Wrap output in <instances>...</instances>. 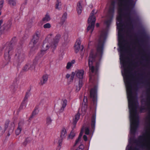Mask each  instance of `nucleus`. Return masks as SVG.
Here are the masks:
<instances>
[{"mask_svg": "<svg viewBox=\"0 0 150 150\" xmlns=\"http://www.w3.org/2000/svg\"><path fill=\"white\" fill-rule=\"evenodd\" d=\"M117 21L118 22H119L118 23V22H117V27H118L119 26V25L120 24V20H121V16H118V17H117Z\"/></svg>", "mask_w": 150, "mask_h": 150, "instance_id": "36", "label": "nucleus"}, {"mask_svg": "<svg viewBox=\"0 0 150 150\" xmlns=\"http://www.w3.org/2000/svg\"><path fill=\"white\" fill-rule=\"evenodd\" d=\"M22 127L21 125H20V124H19L17 129L16 132V134L17 135H19L21 133L22 130Z\"/></svg>", "mask_w": 150, "mask_h": 150, "instance_id": "25", "label": "nucleus"}, {"mask_svg": "<svg viewBox=\"0 0 150 150\" xmlns=\"http://www.w3.org/2000/svg\"><path fill=\"white\" fill-rule=\"evenodd\" d=\"M30 141V139L29 138H27L26 139L25 142L26 143V144H27L29 143Z\"/></svg>", "mask_w": 150, "mask_h": 150, "instance_id": "39", "label": "nucleus"}, {"mask_svg": "<svg viewBox=\"0 0 150 150\" xmlns=\"http://www.w3.org/2000/svg\"><path fill=\"white\" fill-rule=\"evenodd\" d=\"M67 38H68V36H67V37H66V40H67Z\"/></svg>", "mask_w": 150, "mask_h": 150, "instance_id": "45", "label": "nucleus"}, {"mask_svg": "<svg viewBox=\"0 0 150 150\" xmlns=\"http://www.w3.org/2000/svg\"><path fill=\"white\" fill-rule=\"evenodd\" d=\"M82 80H79V83L76 84V90L77 91H79L80 89L82 86Z\"/></svg>", "mask_w": 150, "mask_h": 150, "instance_id": "21", "label": "nucleus"}, {"mask_svg": "<svg viewBox=\"0 0 150 150\" xmlns=\"http://www.w3.org/2000/svg\"><path fill=\"white\" fill-rule=\"evenodd\" d=\"M95 120L94 118H93V119L92 120V122H91V126L92 128H94L95 127Z\"/></svg>", "mask_w": 150, "mask_h": 150, "instance_id": "35", "label": "nucleus"}, {"mask_svg": "<svg viewBox=\"0 0 150 150\" xmlns=\"http://www.w3.org/2000/svg\"><path fill=\"white\" fill-rule=\"evenodd\" d=\"M83 139L84 141H86L87 140V137L86 135L83 136Z\"/></svg>", "mask_w": 150, "mask_h": 150, "instance_id": "40", "label": "nucleus"}, {"mask_svg": "<svg viewBox=\"0 0 150 150\" xmlns=\"http://www.w3.org/2000/svg\"><path fill=\"white\" fill-rule=\"evenodd\" d=\"M122 3H127L131 7H133L135 5V3L133 0H120Z\"/></svg>", "mask_w": 150, "mask_h": 150, "instance_id": "14", "label": "nucleus"}, {"mask_svg": "<svg viewBox=\"0 0 150 150\" xmlns=\"http://www.w3.org/2000/svg\"><path fill=\"white\" fill-rule=\"evenodd\" d=\"M76 134V132L75 131H72L70 134L68 135L67 139L68 140L73 139L75 137Z\"/></svg>", "mask_w": 150, "mask_h": 150, "instance_id": "19", "label": "nucleus"}, {"mask_svg": "<svg viewBox=\"0 0 150 150\" xmlns=\"http://www.w3.org/2000/svg\"><path fill=\"white\" fill-rule=\"evenodd\" d=\"M84 74V71L83 70H77L74 72L72 73L71 78L72 80L75 76L77 78L79 79L80 80H82L81 79L83 78Z\"/></svg>", "mask_w": 150, "mask_h": 150, "instance_id": "4", "label": "nucleus"}, {"mask_svg": "<svg viewBox=\"0 0 150 150\" xmlns=\"http://www.w3.org/2000/svg\"><path fill=\"white\" fill-rule=\"evenodd\" d=\"M11 48L8 45H6L5 47V50L6 53H9Z\"/></svg>", "mask_w": 150, "mask_h": 150, "instance_id": "30", "label": "nucleus"}, {"mask_svg": "<svg viewBox=\"0 0 150 150\" xmlns=\"http://www.w3.org/2000/svg\"><path fill=\"white\" fill-rule=\"evenodd\" d=\"M11 25V23L10 21L7 22L3 25L2 30L3 31L4 33L8 32L9 30Z\"/></svg>", "mask_w": 150, "mask_h": 150, "instance_id": "10", "label": "nucleus"}, {"mask_svg": "<svg viewBox=\"0 0 150 150\" xmlns=\"http://www.w3.org/2000/svg\"><path fill=\"white\" fill-rule=\"evenodd\" d=\"M103 41H100L98 47H97V50L98 52H101L102 50Z\"/></svg>", "mask_w": 150, "mask_h": 150, "instance_id": "24", "label": "nucleus"}, {"mask_svg": "<svg viewBox=\"0 0 150 150\" xmlns=\"http://www.w3.org/2000/svg\"><path fill=\"white\" fill-rule=\"evenodd\" d=\"M90 95L91 98L93 101H95L96 99V91L95 89H91L90 92Z\"/></svg>", "mask_w": 150, "mask_h": 150, "instance_id": "13", "label": "nucleus"}, {"mask_svg": "<svg viewBox=\"0 0 150 150\" xmlns=\"http://www.w3.org/2000/svg\"><path fill=\"white\" fill-rule=\"evenodd\" d=\"M75 62V61L74 60H72L71 62H68L66 66V68L67 69H69L71 68Z\"/></svg>", "mask_w": 150, "mask_h": 150, "instance_id": "20", "label": "nucleus"}, {"mask_svg": "<svg viewBox=\"0 0 150 150\" xmlns=\"http://www.w3.org/2000/svg\"><path fill=\"white\" fill-rule=\"evenodd\" d=\"M80 117V115L79 114H76L75 117V118L74 120L73 123L74 125H75L77 121L79 119Z\"/></svg>", "mask_w": 150, "mask_h": 150, "instance_id": "27", "label": "nucleus"}, {"mask_svg": "<svg viewBox=\"0 0 150 150\" xmlns=\"http://www.w3.org/2000/svg\"><path fill=\"white\" fill-rule=\"evenodd\" d=\"M94 60L92 56H90L88 61V65L90 68V70L91 72L93 73L95 72L96 71V69L95 68L94 66L95 62H93Z\"/></svg>", "mask_w": 150, "mask_h": 150, "instance_id": "6", "label": "nucleus"}, {"mask_svg": "<svg viewBox=\"0 0 150 150\" xmlns=\"http://www.w3.org/2000/svg\"><path fill=\"white\" fill-rule=\"evenodd\" d=\"M16 0H6L8 4L11 6H15L16 4Z\"/></svg>", "mask_w": 150, "mask_h": 150, "instance_id": "18", "label": "nucleus"}, {"mask_svg": "<svg viewBox=\"0 0 150 150\" xmlns=\"http://www.w3.org/2000/svg\"><path fill=\"white\" fill-rule=\"evenodd\" d=\"M77 150H82V149L81 150L80 149H77Z\"/></svg>", "mask_w": 150, "mask_h": 150, "instance_id": "46", "label": "nucleus"}, {"mask_svg": "<svg viewBox=\"0 0 150 150\" xmlns=\"http://www.w3.org/2000/svg\"><path fill=\"white\" fill-rule=\"evenodd\" d=\"M4 3V0L0 1V10H1L2 9Z\"/></svg>", "mask_w": 150, "mask_h": 150, "instance_id": "34", "label": "nucleus"}, {"mask_svg": "<svg viewBox=\"0 0 150 150\" xmlns=\"http://www.w3.org/2000/svg\"><path fill=\"white\" fill-rule=\"evenodd\" d=\"M5 127L6 129L8 128L9 130L12 131L14 129V123L13 122L7 120L5 123Z\"/></svg>", "mask_w": 150, "mask_h": 150, "instance_id": "8", "label": "nucleus"}, {"mask_svg": "<svg viewBox=\"0 0 150 150\" xmlns=\"http://www.w3.org/2000/svg\"><path fill=\"white\" fill-rule=\"evenodd\" d=\"M87 99L86 97H84V98L83 100V102L84 103V105H85V108H87V105H86V103L87 102Z\"/></svg>", "mask_w": 150, "mask_h": 150, "instance_id": "37", "label": "nucleus"}, {"mask_svg": "<svg viewBox=\"0 0 150 150\" xmlns=\"http://www.w3.org/2000/svg\"><path fill=\"white\" fill-rule=\"evenodd\" d=\"M85 131V134H89V129L88 127H85L84 128H83L82 129L81 132H82V133H83V131Z\"/></svg>", "mask_w": 150, "mask_h": 150, "instance_id": "28", "label": "nucleus"}, {"mask_svg": "<svg viewBox=\"0 0 150 150\" xmlns=\"http://www.w3.org/2000/svg\"><path fill=\"white\" fill-rule=\"evenodd\" d=\"M52 120L50 117H47L46 119V124L47 125H50L52 122Z\"/></svg>", "mask_w": 150, "mask_h": 150, "instance_id": "23", "label": "nucleus"}, {"mask_svg": "<svg viewBox=\"0 0 150 150\" xmlns=\"http://www.w3.org/2000/svg\"><path fill=\"white\" fill-rule=\"evenodd\" d=\"M96 26L97 27H99V24L98 23H97L96 24Z\"/></svg>", "mask_w": 150, "mask_h": 150, "instance_id": "44", "label": "nucleus"}, {"mask_svg": "<svg viewBox=\"0 0 150 150\" xmlns=\"http://www.w3.org/2000/svg\"><path fill=\"white\" fill-rule=\"evenodd\" d=\"M81 41L80 40H78L74 46V49L76 52H78L80 50H83V47L81 45Z\"/></svg>", "mask_w": 150, "mask_h": 150, "instance_id": "9", "label": "nucleus"}, {"mask_svg": "<svg viewBox=\"0 0 150 150\" xmlns=\"http://www.w3.org/2000/svg\"><path fill=\"white\" fill-rule=\"evenodd\" d=\"M61 36L59 34H57L55 37L52 40H51L52 42V46L53 47H56L57 45L59 40Z\"/></svg>", "mask_w": 150, "mask_h": 150, "instance_id": "11", "label": "nucleus"}, {"mask_svg": "<svg viewBox=\"0 0 150 150\" xmlns=\"http://www.w3.org/2000/svg\"><path fill=\"white\" fill-rule=\"evenodd\" d=\"M50 20V16L48 15H46L45 17L42 19V21L45 22H47Z\"/></svg>", "mask_w": 150, "mask_h": 150, "instance_id": "29", "label": "nucleus"}, {"mask_svg": "<svg viewBox=\"0 0 150 150\" xmlns=\"http://www.w3.org/2000/svg\"><path fill=\"white\" fill-rule=\"evenodd\" d=\"M83 135V133L82 132H81L80 133L79 136L77 139H76V142L75 144L76 145L78 144L80 142H81V137Z\"/></svg>", "mask_w": 150, "mask_h": 150, "instance_id": "26", "label": "nucleus"}, {"mask_svg": "<svg viewBox=\"0 0 150 150\" xmlns=\"http://www.w3.org/2000/svg\"><path fill=\"white\" fill-rule=\"evenodd\" d=\"M82 3L79 2L78 3L77 6V11L79 14H80L81 13L82 10Z\"/></svg>", "mask_w": 150, "mask_h": 150, "instance_id": "16", "label": "nucleus"}, {"mask_svg": "<svg viewBox=\"0 0 150 150\" xmlns=\"http://www.w3.org/2000/svg\"><path fill=\"white\" fill-rule=\"evenodd\" d=\"M61 2L59 0H57L56 3L55 8L58 10H60L61 9Z\"/></svg>", "mask_w": 150, "mask_h": 150, "instance_id": "22", "label": "nucleus"}, {"mask_svg": "<svg viewBox=\"0 0 150 150\" xmlns=\"http://www.w3.org/2000/svg\"><path fill=\"white\" fill-rule=\"evenodd\" d=\"M35 65V64L33 63H28L25 66L24 69L26 70L32 69L34 68Z\"/></svg>", "mask_w": 150, "mask_h": 150, "instance_id": "15", "label": "nucleus"}, {"mask_svg": "<svg viewBox=\"0 0 150 150\" xmlns=\"http://www.w3.org/2000/svg\"><path fill=\"white\" fill-rule=\"evenodd\" d=\"M128 98L129 100V107L130 112V119L132 126H133L135 123L133 106L132 102L131 94L130 93H128Z\"/></svg>", "mask_w": 150, "mask_h": 150, "instance_id": "2", "label": "nucleus"}, {"mask_svg": "<svg viewBox=\"0 0 150 150\" xmlns=\"http://www.w3.org/2000/svg\"><path fill=\"white\" fill-rule=\"evenodd\" d=\"M39 112V110L38 109H35L33 112L32 115L31 117H32L33 116H34L38 114Z\"/></svg>", "mask_w": 150, "mask_h": 150, "instance_id": "31", "label": "nucleus"}, {"mask_svg": "<svg viewBox=\"0 0 150 150\" xmlns=\"http://www.w3.org/2000/svg\"><path fill=\"white\" fill-rule=\"evenodd\" d=\"M24 58V55L21 51L17 52L16 54V58L17 62L19 63L22 62L23 61Z\"/></svg>", "mask_w": 150, "mask_h": 150, "instance_id": "7", "label": "nucleus"}, {"mask_svg": "<svg viewBox=\"0 0 150 150\" xmlns=\"http://www.w3.org/2000/svg\"><path fill=\"white\" fill-rule=\"evenodd\" d=\"M40 35V34L39 32L36 33L34 35L31 42L34 46H38L39 45Z\"/></svg>", "mask_w": 150, "mask_h": 150, "instance_id": "5", "label": "nucleus"}, {"mask_svg": "<svg viewBox=\"0 0 150 150\" xmlns=\"http://www.w3.org/2000/svg\"><path fill=\"white\" fill-rule=\"evenodd\" d=\"M70 75L69 74H67L66 75V76H65V77H66V78L68 79V78H69L70 77Z\"/></svg>", "mask_w": 150, "mask_h": 150, "instance_id": "41", "label": "nucleus"}, {"mask_svg": "<svg viewBox=\"0 0 150 150\" xmlns=\"http://www.w3.org/2000/svg\"><path fill=\"white\" fill-rule=\"evenodd\" d=\"M67 14L66 13H65L63 15V17H64L66 18L67 16Z\"/></svg>", "mask_w": 150, "mask_h": 150, "instance_id": "42", "label": "nucleus"}, {"mask_svg": "<svg viewBox=\"0 0 150 150\" xmlns=\"http://www.w3.org/2000/svg\"><path fill=\"white\" fill-rule=\"evenodd\" d=\"M43 27L45 28H50L51 27V25L50 23H48L44 24Z\"/></svg>", "mask_w": 150, "mask_h": 150, "instance_id": "33", "label": "nucleus"}, {"mask_svg": "<svg viewBox=\"0 0 150 150\" xmlns=\"http://www.w3.org/2000/svg\"><path fill=\"white\" fill-rule=\"evenodd\" d=\"M28 95H26L24 98V99L25 100L27 99L28 98Z\"/></svg>", "mask_w": 150, "mask_h": 150, "instance_id": "43", "label": "nucleus"}, {"mask_svg": "<svg viewBox=\"0 0 150 150\" xmlns=\"http://www.w3.org/2000/svg\"><path fill=\"white\" fill-rule=\"evenodd\" d=\"M82 109H83V108H82Z\"/></svg>", "mask_w": 150, "mask_h": 150, "instance_id": "47", "label": "nucleus"}, {"mask_svg": "<svg viewBox=\"0 0 150 150\" xmlns=\"http://www.w3.org/2000/svg\"><path fill=\"white\" fill-rule=\"evenodd\" d=\"M63 139L61 138V139H60L58 141V144L59 146H60L61 145L62 142V140Z\"/></svg>", "mask_w": 150, "mask_h": 150, "instance_id": "38", "label": "nucleus"}, {"mask_svg": "<svg viewBox=\"0 0 150 150\" xmlns=\"http://www.w3.org/2000/svg\"><path fill=\"white\" fill-rule=\"evenodd\" d=\"M53 36L52 33L49 34L47 36V38L44 41L42 47V51H46L48 50L50 48H54L55 47L52 46V43L51 42L50 38Z\"/></svg>", "mask_w": 150, "mask_h": 150, "instance_id": "3", "label": "nucleus"}, {"mask_svg": "<svg viewBox=\"0 0 150 150\" xmlns=\"http://www.w3.org/2000/svg\"><path fill=\"white\" fill-rule=\"evenodd\" d=\"M67 101L66 100H64L63 101L62 103V107L61 108V110H63L65 108L67 105Z\"/></svg>", "mask_w": 150, "mask_h": 150, "instance_id": "32", "label": "nucleus"}, {"mask_svg": "<svg viewBox=\"0 0 150 150\" xmlns=\"http://www.w3.org/2000/svg\"><path fill=\"white\" fill-rule=\"evenodd\" d=\"M48 78V75L47 74H45L43 75L42 78V79H41L39 84L40 85H43L45 84L47 82Z\"/></svg>", "mask_w": 150, "mask_h": 150, "instance_id": "12", "label": "nucleus"}, {"mask_svg": "<svg viewBox=\"0 0 150 150\" xmlns=\"http://www.w3.org/2000/svg\"><path fill=\"white\" fill-rule=\"evenodd\" d=\"M96 13L93 10L91 12L88 20V26L87 28V31L91 33L94 29V24L96 21V17L94 15Z\"/></svg>", "mask_w": 150, "mask_h": 150, "instance_id": "1", "label": "nucleus"}, {"mask_svg": "<svg viewBox=\"0 0 150 150\" xmlns=\"http://www.w3.org/2000/svg\"><path fill=\"white\" fill-rule=\"evenodd\" d=\"M67 135V132L66 129L65 128H63L61 132L60 137L61 138L63 139Z\"/></svg>", "mask_w": 150, "mask_h": 150, "instance_id": "17", "label": "nucleus"}]
</instances>
